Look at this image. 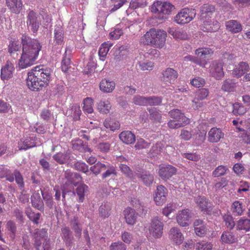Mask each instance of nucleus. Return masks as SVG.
Returning a JSON list of instances; mask_svg holds the SVG:
<instances>
[{"instance_id": "f257e3e1", "label": "nucleus", "mask_w": 250, "mask_h": 250, "mask_svg": "<svg viewBox=\"0 0 250 250\" xmlns=\"http://www.w3.org/2000/svg\"><path fill=\"white\" fill-rule=\"evenodd\" d=\"M22 45V53L19 62L21 61L32 62L37 58L39 52L42 48L39 42L29 36L23 35L21 39Z\"/></svg>"}, {"instance_id": "f03ea898", "label": "nucleus", "mask_w": 250, "mask_h": 250, "mask_svg": "<svg viewBox=\"0 0 250 250\" xmlns=\"http://www.w3.org/2000/svg\"><path fill=\"white\" fill-rule=\"evenodd\" d=\"M167 37L166 31L151 28L141 38V42L153 47L162 48L165 44Z\"/></svg>"}, {"instance_id": "7ed1b4c3", "label": "nucleus", "mask_w": 250, "mask_h": 250, "mask_svg": "<svg viewBox=\"0 0 250 250\" xmlns=\"http://www.w3.org/2000/svg\"><path fill=\"white\" fill-rule=\"evenodd\" d=\"M174 8V6L169 2L158 0L153 3L151 11L153 13H158L159 16L157 18L162 20L166 18L164 15H169Z\"/></svg>"}, {"instance_id": "20e7f679", "label": "nucleus", "mask_w": 250, "mask_h": 250, "mask_svg": "<svg viewBox=\"0 0 250 250\" xmlns=\"http://www.w3.org/2000/svg\"><path fill=\"white\" fill-rule=\"evenodd\" d=\"M168 114L173 120H170L168 126L171 129H177L183 127L188 124V118L184 114L178 109H173L170 110Z\"/></svg>"}, {"instance_id": "39448f33", "label": "nucleus", "mask_w": 250, "mask_h": 250, "mask_svg": "<svg viewBox=\"0 0 250 250\" xmlns=\"http://www.w3.org/2000/svg\"><path fill=\"white\" fill-rule=\"evenodd\" d=\"M196 15L194 9L184 8L175 17V21L178 24H184L190 22Z\"/></svg>"}, {"instance_id": "423d86ee", "label": "nucleus", "mask_w": 250, "mask_h": 250, "mask_svg": "<svg viewBox=\"0 0 250 250\" xmlns=\"http://www.w3.org/2000/svg\"><path fill=\"white\" fill-rule=\"evenodd\" d=\"M163 228L164 224L161 219L159 217L155 216L151 220L149 230L153 237L159 238L162 235Z\"/></svg>"}, {"instance_id": "0eeeda50", "label": "nucleus", "mask_w": 250, "mask_h": 250, "mask_svg": "<svg viewBox=\"0 0 250 250\" xmlns=\"http://www.w3.org/2000/svg\"><path fill=\"white\" fill-rule=\"evenodd\" d=\"M40 77L39 74H35L33 71L28 73L26 79V84L28 88L32 91H38L43 87L42 82L39 80Z\"/></svg>"}, {"instance_id": "6e6552de", "label": "nucleus", "mask_w": 250, "mask_h": 250, "mask_svg": "<svg viewBox=\"0 0 250 250\" xmlns=\"http://www.w3.org/2000/svg\"><path fill=\"white\" fill-rule=\"evenodd\" d=\"M26 23L28 29L35 33L38 30L41 22L37 14L31 10L28 13L27 16Z\"/></svg>"}, {"instance_id": "1a4fd4ad", "label": "nucleus", "mask_w": 250, "mask_h": 250, "mask_svg": "<svg viewBox=\"0 0 250 250\" xmlns=\"http://www.w3.org/2000/svg\"><path fill=\"white\" fill-rule=\"evenodd\" d=\"M177 169L169 165L162 164L159 166V176L165 181H167L176 172Z\"/></svg>"}, {"instance_id": "9d476101", "label": "nucleus", "mask_w": 250, "mask_h": 250, "mask_svg": "<svg viewBox=\"0 0 250 250\" xmlns=\"http://www.w3.org/2000/svg\"><path fill=\"white\" fill-rule=\"evenodd\" d=\"M162 75L161 81L166 85L173 83L178 77L177 71L171 68H167L163 72Z\"/></svg>"}, {"instance_id": "9b49d317", "label": "nucleus", "mask_w": 250, "mask_h": 250, "mask_svg": "<svg viewBox=\"0 0 250 250\" xmlns=\"http://www.w3.org/2000/svg\"><path fill=\"white\" fill-rule=\"evenodd\" d=\"M62 237L65 244V246L69 249H71L74 246L72 232L68 227H64L61 229Z\"/></svg>"}, {"instance_id": "f8f14e48", "label": "nucleus", "mask_w": 250, "mask_h": 250, "mask_svg": "<svg viewBox=\"0 0 250 250\" xmlns=\"http://www.w3.org/2000/svg\"><path fill=\"white\" fill-rule=\"evenodd\" d=\"M203 24L201 25V29L204 32H215L219 28V22L213 19L207 18L206 20H201Z\"/></svg>"}, {"instance_id": "ddd939ff", "label": "nucleus", "mask_w": 250, "mask_h": 250, "mask_svg": "<svg viewBox=\"0 0 250 250\" xmlns=\"http://www.w3.org/2000/svg\"><path fill=\"white\" fill-rule=\"evenodd\" d=\"M191 217V211L188 209H184L177 216V222L181 226H188L190 223V219Z\"/></svg>"}, {"instance_id": "4468645a", "label": "nucleus", "mask_w": 250, "mask_h": 250, "mask_svg": "<svg viewBox=\"0 0 250 250\" xmlns=\"http://www.w3.org/2000/svg\"><path fill=\"white\" fill-rule=\"evenodd\" d=\"M167 189L162 185L157 186L154 196V200L158 206H161L166 201Z\"/></svg>"}, {"instance_id": "2eb2a0df", "label": "nucleus", "mask_w": 250, "mask_h": 250, "mask_svg": "<svg viewBox=\"0 0 250 250\" xmlns=\"http://www.w3.org/2000/svg\"><path fill=\"white\" fill-rule=\"evenodd\" d=\"M215 11V7L214 5L208 4H204L200 7V20L211 18Z\"/></svg>"}, {"instance_id": "dca6fc26", "label": "nucleus", "mask_w": 250, "mask_h": 250, "mask_svg": "<svg viewBox=\"0 0 250 250\" xmlns=\"http://www.w3.org/2000/svg\"><path fill=\"white\" fill-rule=\"evenodd\" d=\"M223 137L224 133L220 128L213 127L208 133V141L211 143H217Z\"/></svg>"}, {"instance_id": "f3484780", "label": "nucleus", "mask_w": 250, "mask_h": 250, "mask_svg": "<svg viewBox=\"0 0 250 250\" xmlns=\"http://www.w3.org/2000/svg\"><path fill=\"white\" fill-rule=\"evenodd\" d=\"M210 75L217 80H220L224 75L222 63H212L210 66Z\"/></svg>"}, {"instance_id": "a211bd4d", "label": "nucleus", "mask_w": 250, "mask_h": 250, "mask_svg": "<svg viewBox=\"0 0 250 250\" xmlns=\"http://www.w3.org/2000/svg\"><path fill=\"white\" fill-rule=\"evenodd\" d=\"M6 4L10 11L15 14H19L22 8L21 0H6Z\"/></svg>"}, {"instance_id": "6ab92c4d", "label": "nucleus", "mask_w": 250, "mask_h": 250, "mask_svg": "<svg viewBox=\"0 0 250 250\" xmlns=\"http://www.w3.org/2000/svg\"><path fill=\"white\" fill-rule=\"evenodd\" d=\"M124 212L126 223L130 225H133L137 218V213L131 208H127Z\"/></svg>"}, {"instance_id": "aec40b11", "label": "nucleus", "mask_w": 250, "mask_h": 250, "mask_svg": "<svg viewBox=\"0 0 250 250\" xmlns=\"http://www.w3.org/2000/svg\"><path fill=\"white\" fill-rule=\"evenodd\" d=\"M70 225L71 229L75 233V236L80 238L82 235V225L81 224L79 217L75 216L70 221Z\"/></svg>"}, {"instance_id": "412c9836", "label": "nucleus", "mask_w": 250, "mask_h": 250, "mask_svg": "<svg viewBox=\"0 0 250 250\" xmlns=\"http://www.w3.org/2000/svg\"><path fill=\"white\" fill-rule=\"evenodd\" d=\"M31 202L33 207L41 211L44 210V203L39 192L35 193L31 196Z\"/></svg>"}, {"instance_id": "4be33fe9", "label": "nucleus", "mask_w": 250, "mask_h": 250, "mask_svg": "<svg viewBox=\"0 0 250 250\" xmlns=\"http://www.w3.org/2000/svg\"><path fill=\"white\" fill-rule=\"evenodd\" d=\"M171 239L176 245H180L183 243L184 237L180 230L177 228H172L169 231Z\"/></svg>"}, {"instance_id": "5701e85b", "label": "nucleus", "mask_w": 250, "mask_h": 250, "mask_svg": "<svg viewBox=\"0 0 250 250\" xmlns=\"http://www.w3.org/2000/svg\"><path fill=\"white\" fill-rule=\"evenodd\" d=\"M14 70V67L13 63H6V65L1 69V79L2 80H8L13 75V72Z\"/></svg>"}, {"instance_id": "b1692460", "label": "nucleus", "mask_w": 250, "mask_h": 250, "mask_svg": "<svg viewBox=\"0 0 250 250\" xmlns=\"http://www.w3.org/2000/svg\"><path fill=\"white\" fill-rule=\"evenodd\" d=\"M115 84L113 81H109L105 79H103L100 82V89L104 93H110L115 88Z\"/></svg>"}, {"instance_id": "393cba45", "label": "nucleus", "mask_w": 250, "mask_h": 250, "mask_svg": "<svg viewBox=\"0 0 250 250\" xmlns=\"http://www.w3.org/2000/svg\"><path fill=\"white\" fill-rule=\"evenodd\" d=\"M120 140L126 144H131L135 141V136L130 131H124L119 135Z\"/></svg>"}, {"instance_id": "a878e982", "label": "nucleus", "mask_w": 250, "mask_h": 250, "mask_svg": "<svg viewBox=\"0 0 250 250\" xmlns=\"http://www.w3.org/2000/svg\"><path fill=\"white\" fill-rule=\"evenodd\" d=\"M50 72L51 69L50 68L42 69V71L41 72L39 71L35 72V74L37 73L40 76L39 77V78H40L39 80L42 82L43 87L48 85L50 79Z\"/></svg>"}, {"instance_id": "bb28decb", "label": "nucleus", "mask_w": 250, "mask_h": 250, "mask_svg": "<svg viewBox=\"0 0 250 250\" xmlns=\"http://www.w3.org/2000/svg\"><path fill=\"white\" fill-rule=\"evenodd\" d=\"M197 204L202 211H204L207 214H211L212 208L208 206V202L206 198L201 197H199L197 199Z\"/></svg>"}, {"instance_id": "cd10ccee", "label": "nucleus", "mask_w": 250, "mask_h": 250, "mask_svg": "<svg viewBox=\"0 0 250 250\" xmlns=\"http://www.w3.org/2000/svg\"><path fill=\"white\" fill-rule=\"evenodd\" d=\"M136 175L141 178L143 183L146 186L152 184L154 180L153 176L146 171L137 172Z\"/></svg>"}, {"instance_id": "c85d7f7f", "label": "nucleus", "mask_w": 250, "mask_h": 250, "mask_svg": "<svg viewBox=\"0 0 250 250\" xmlns=\"http://www.w3.org/2000/svg\"><path fill=\"white\" fill-rule=\"evenodd\" d=\"M249 68L248 63H238L233 69L232 74L234 76L239 78L248 71Z\"/></svg>"}, {"instance_id": "c756f323", "label": "nucleus", "mask_w": 250, "mask_h": 250, "mask_svg": "<svg viewBox=\"0 0 250 250\" xmlns=\"http://www.w3.org/2000/svg\"><path fill=\"white\" fill-rule=\"evenodd\" d=\"M70 153L65 151L64 153L58 152L53 156V158L60 164H64L70 159Z\"/></svg>"}, {"instance_id": "7c9ffc66", "label": "nucleus", "mask_w": 250, "mask_h": 250, "mask_svg": "<svg viewBox=\"0 0 250 250\" xmlns=\"http://www.w3.org/2000/svg\"><path fill=\"white\" fill-rule=\"evenodd\" d=\"M226 27L228 30L232 33H238L240 32L242 29V25L236 21L231 20L226 22Z\"/></svg>"}, {"instance_id": "2f4dec72", "label": "nucleus", "mask_w": 250, "mask_h": 250, "mask_svg": "<svg viewBox=\"0 0 250 250\" xmlns=\"http://www.w3.org/2000/svg\"><path fill=\"white\" fill-rule=\"evenodd\" d=\"M236 83L232 79L226 80L223 82L221 89L224 92H233L236 87Z\"/></svg>"}, {"instance_id": "473e14b6", "label": "nucleus", "mask_w": 250, "mask_h": 250, "mask_svg": "<svg viewBox=\"0 0 250 250\" xmlns=\"http://www.w3.org/2000/svg\"><path fill=\"white\" fill-rule=\"evenodd\" d=\"M237 230H244L246 231L250 230V219L241 218L237 221Z\"/></svg>"}, {"instance_id": "72a5a7b5", "label": "nucleus", "mask_w": 250, "mask_h": 250, "mask_svg": "<svg viewBox=\"0 0 250 250\" xmlns=\"http://www.w3.org/2000/svg\"><path fill=\"white\" fill-rule=\"evenodd\" d=\"M213 53V51L209 48H199L195 51V54L200 59L209 58Z\"/></svg>"}, {"instance_id": "f704fd0d", "label": "nucleus", "mask_w": 250, "mask_h": 250, "mask_svg": "<svg viewBox=\"0 0 250 250\" xmlns=\"http://www.w3.org/2000/svg\"><path fill=\"white\" fill-rule=\"evenodd\" d=\"M104 126L106 128H109L111 131L119 129L120 127V124L114 119H106L104 123Z\"/></svg>"}, {"instance_id": "c9c22d12", "label": "nucleus", "mask_w": 250, "mask_h": 250, "mask_svg": "<svg viewBox=\"0 0 250 250\" xmlns=\"http://www.w3.org/2000/svg\"><path fill=\"white\" fill-rule=\"evenodd\" d=\"M40 191L46 206L50 209H52L54 208H56L52 195L48 192H44L41 188H40Z\"/></svg>"}, {"instance_id": "e433bc0d", "label": "nucleus", "mask_w": 250, "mask_h": 250, "mask_svg": "<svg viewBox=\"0 0 250 250\" xmlns=\"http://www.w3.org/2000/svg\"><path fill=\"white\" fill-rule=\"evenodd\" d=\"M221 239L223 243L226 244H232L237 241V238L231 232L229 231L224 232L222 234Z\"/></svg>"}, {"instance_id": "4c0bfd02", "label": "nucleus", "mask_w": 250, "mask_h": 250, "mask_svg": "<svg viewBox=\"0 0 250 250\" xmlns=\"http://www.w3.org/2000/svg\"><path fill=\"white\" fill-rule=\"evenodd\" d=\"M148 111L149 113V119L153 123H161L162 115L159 110L155 108H151L148 109Z\"/></svg>"}, {"instance_id": "58836bf2", "label": "nucleus", "mask_w": 250, "mask_h": 250, "mask_svg": "<svg viewBox=\"0 0 250 250\" xmlns=\"http://www.w3.org/2000/svg\"><path fill=\"white\" fill-rule=\"evenodd\" d=\"M6 177V180L10 182L14 181L13 174L4 165H0V178Z\"/></svg>"}, {"instance_id": "ea45409f", "label": "nucleus", "mask_w": 250, "mask_h": 250, "mask_svg": "<svg viewBox=\"0 0 250 250\" xmlns=\"http://www.w3.org/2000/svg\"><path fill=\"white\" fill-rule=\"evenodd\" d=\"M111 210V206L109 203H104L102 204L99 208V215L103 218H105L110 215V211Z\"/></svg>"}, {"instance_id": "a19ab883", "label": "nucleus", "mask_w": 250, "mask_h": 250, "mask_svg": "<svg viewBox=\"0 0 250 250\" xmlns=\"http://www.w3.org/2000/svg\"><path fill=\"white\" fill-rule=\"evenodd\" d=\"M88 186L85 184L79 185L76 189V192L79 196V201L83 202L84 199L85 194L88 191Z\"/></svg>"}, {"instance_id": "79ce46f5", "label": "nucleus", "mask_w": 250, "mask_h": 250, "mask_svg": "<svg viewBox=\"0 0 250 250\" xmlns=\"http://www.w3.org/2000/svg\"><path fill=\"white\" fill-rule=\"evenodd\" d=\"M21 139V142L18 144V147L20 150L27 149L28 148L34 147L36 146L34 142H32L30 138H27L24 140Z\"/></svg>"}, {"instance_id": "37998d69", "label": "nucleus", "mask_w": 250, "mask_h": 250, "mask_svg": "<svg viewBox=\"0 0 250 250\" xmlns=\"http://www.w3.org/2000/svg\"><path fill=\"white\" fill-rule=\"evenodd\" d=\"M110 108V104L108 101L105 103L101 101L98 103L97 108L100 113L107 114L109 113Z\"/></svg>"}, {"instance_id": "c03bdc74", "label": "nucleus", "mask_w": 250, "mask_h": 250, "mask_svg": "<svg viewBox=\"0 0 250 250\" xmlns=\"http://www.w3.org/2000/svg\"><path fill=\"white\" fill-rule=\"evenodd\" d=\"M232 112L235 115H243L246 112L245 108L238 103L231 104Z\"/></svg>"}, {"instance_id": "a18cd8bd", "label": "nucleus", "mask_w": 250, "mask_h": 250, "mask_svg": "<svg viewBox=\"0 0 250 250\" xmlns=\"http://www.w3.org/2000/svg\"><path fill=\"white\" fill-rule=\"evenodd\" d=\"M21 43L19 41H10L8 45V52L12 54L19 50L21 47Z\"/></svg>"}, {"instance_id": "49530a36", "label": "nucleus", "mask_w": 250, "mask_h": 250, "mask_svg": "<svg viewBox=\"0 0 250 250\" xmlns=\"http://www.w3.org/2000/svg\"><path fill=\"white\" fill-rule=\"evenodd\" d=\"M106 167V166L104 164H102L100 162H98L95 165L91 167L90 169L93 174L97 175L101 171L105 170Z\"/></svg>"}, {"instance_id": "de8ad7c7", "label": "nucleus", "mask_w": 250, "mask_h": 250, "mask_svg": "<svg viewBox=\"0 0 250 250\" xmlns=\"http://www.w3.org/2000/svg\"><path fill=\"white\" fill-rule=\"evenodd\" d=\"M162 150V145L160 143H156L151 148L148 153L151 158L155 157L159 154Z\"/></svg>"}, {"instance_id": "09e8293b", "label": "nucleus", "mask_w": 250, "mask_h": 250, "mask_svg": "<svg viewBox=\"0 0 250 250\" xmlns=\"http://www.w3.org/2000/svg\"><path fill=\"white\" fill-rule=\"evenodd\" d=\"M54 34L56 43L58 44L62 43L63 39V34L62 28L60 26L56 27L54 30Z\"/></svg>"}, {"instance_id": "8fccbe9b", "label": "nucleus", "mask_w": 250, "mask_h": 250, "mask_svg": "<svg viewBox=\"0 0 250 250\" xmlns=\"http://www.w3.org/2000/svg\"><path fill=\"white\" fill-rule=\"evenodd\" d=\"M12 174H13L14 180H15L19 187L20 188H23L24 186L23 179L20 171L18 170H15Z\"/></svg>"}, {"instance_id": "3c124183", "label": "nucleus", "mask_w": 250, "mask_h": 250, "mask_svg": "<svg viewBox=\"0 0 250 250\" xmlns=\"http://www.w3.org/2000/svg\"><path fill=\"white\" fill-rule=\"evenodd\" d=\"M227 168L223 166L217 167L212 172V176L214 177H218L224 175L227 171Z\"/></svg>"}, {"instance_id": "603ef678", "label": "nucleus", "mask_w": 250, "mask_h": 250, "mask_svg": "<svg viewBox=\"0 0 250 250\" xmlns=\"http://www.w3.org/2000/svg\"><path fill=\"white\" fill-rule=\"evenodd\" d=\"M150 143L145 141L143 139H138L134 147L136 149H142L148 148L150 146Z\"/></svg>"}, {"instance_id": "864d4df0", "label": "nucleus", "mask_w": 250, "mask_h": 250, "mask_svg": "<svg viewBox=\"0 0 250 250\" xmlns=\"http://www.w3.org/2000/svg\"><path fill=\"white\" fill-rule=\"evenodd\" d=\"M233 213L236 215H241L243 212L242 205L239 201L234 202L232 206Z\"/></svg>"}, {"instance_id": "5fc2aeb1", "label": "nucleus", "mask_w": 250, "mask_h": 250, "mask_svg": "<svg viewBox=\"0 0 250 250\" xmlns=\"http://www.w3.org/2000/svg\"><path fill=\"white\" fill-rule=\"evenodd\" d=\"M196 250H212V245L210 243L200 242L197 243L195 246Z\"/></svg>"}, {"instance_id": "6e6d98bb", "label": "nucleus", "mask_w": 250, "mask_h": 250, "mask_svg": "<svg viewBox=\"0 0 250 250\" xmlns=\"http://www.w3.org/2000/svg\"><path fill=\"white\" fill-rule=\"evenodd\" d=\"M209 91L207 88H201L197 90L196 92V96L198 99L202 100L206 99L208 95Z\"/></svg>"}, {"instance_id": "4d7b16f0", "label": "nucleus", "mask_w": 250, "mask_h": 250, "mask_svg": "<svg viewBox=\"0 0 250 250\" xmlns=\"http://www.w3.org/2000/svg\"><path fill=\"white\" fill-rule=\"evenodd\" d=\"M181 155L184 158L194 162H197L200 159L199 156L196 153H183Z\"/></svg>"}, {"instance_id": "13d9d810", "label": "nucleus", "mask_w": 250, "mask_h": 250, "mask_svg": "<svg viewBox=\"0 0 250 250\" xmlns=\"http://www.w3.org/2000/svg\"><path fill=\"white\" fill-rule=\"evenodd\" d=\"M147 104L150 105H158L162 103V98L159 97H149L147 98Z\"/></svg>"}, {"instance_id": "bf43d9fd", "label": "nucleus", "mask_w": 250, "mask_h": 250, "mask_svg": "<svg viewBox=\"0 0 250 250\" xmlns=\"http://www.w3.org/2000/svg\"><path fill=\"white\" fill-rule=\"evenodd\" d=\"M133 103L137 105H147V98L140 96H135L133 99Z\"/></svg>"}, {"instance_id": "052dcab7", "label": "nucleus", "mask_w": 250, "mask_h": 250, "mask_svg": "<svg viewBox=\"0 0 250 250\" xmlns=\"http://www.w3.org/2000/svg\"><path fill=\"white\" fill-rule=\"evenodd\" d=\"M126 245L122 242L112 243L110 246V250H126Z\"/></svg>"}, {"instance_id": "680f3d73", "label": "nucleus", "mask_w": 250, "mask_h": 250, "mask_svg": "<svg viewBox=\"0 0 250 250\" xmlns=\"http://www.w3.org/2000/svg\"><path fill=\"white\" fill-rule=\"evenodd\" d=\"M74 167L78 170L86 173L88 171V166L84 163L77 162L74 164Z\"/></svg>"}, {"instance_id": "e2e57ef3", "label": "nucleus", "mask_w": 250, "mask_h": 250, "mask_svg": "<svg viewBox=\"0 0 250 250\" xmlns=\"http://www.w3.org/2000/svg\"><path fill=\"white\" fill-rule=\"evenodd\" d=\"M121 171L126 174L128 177L132 178L133 176V173L130 168L125 164H122L120 166Z\"/></svg>"}, {"instance_id": "0e129e2a", "label": "nucleus", "mask_w": 250, "mask_h": 250, "mask_svg": "<svg viewBox=\"0 0 250 250\" xmlns=\"http://www.w3.org/2000/svg\"><path fill=\"white\" fill-rule=\"evenodd\" d=\"M190 83L195 87H200L201 86H203L205 84V81L204 79L200 77H197L193 79L190 82Z\"/></svg>"}, {"instance_id": "69168bd1", "label": "nucleus", "mask_w": 250, "mask_h": 250, "mask_svg": "<svg viewBox=\"0 0 250 250\" xmlns=\"http://www.w3.org/2000/svg\"><path fill=\"white\" fill-rule=\"evenodd\" d=\"M108 51L109 50L108 49H107L104 46H103V45L102 44L99 50L98 53L101 61H104L105 60Z\"/></svg>"}, {"instance_id": "338daca9", "label": "nucleus", "mask_w": 250, "mask_h": 250, "mask_svg": "<svg viewBox=\"0 0 250 250\" xmlns=\"http://www.w3.org/2000/svg\"><path fill=\"white\" fill-rule=\"evenodd\" d=\"M106 167H108V169L106 170L105 172H104L102 174V178L103 179H104L107 177L110 176L111 175L113 174L115 175H116L117 172L115 168V167L113 166H110L107 167L106 166Z\"/></svg>"}, {"instance_id": "774afa93", "label": "nucleus", "mask_w": 250, "mask_h": 250, "mask_svg": "<svg viewBox=\"0 0 250 250\" xmlns=\"http://www.w3.org/2000/svg\"><path fill=\"white\" fill-rule=\"evenodd\" d=\"M146 4L139 0H131L130 3L129 7L131 9H135L139 7H144Z\"/></svg>"}]
</instances>
